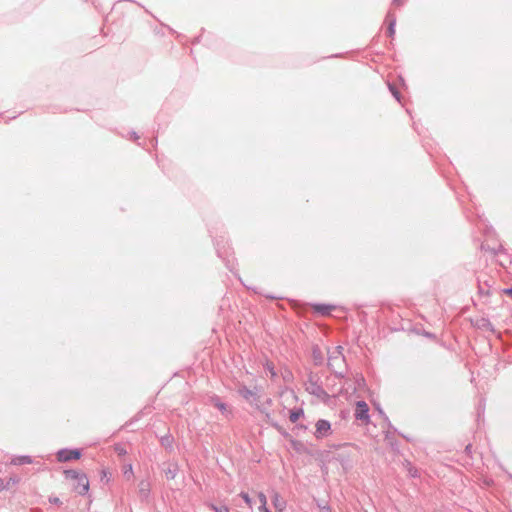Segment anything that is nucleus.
<instances>
[{"instance_id": "obj_4", "label": "nucleus", "mask_w": 512, "mask_h": 512, "mask_svg": "<svg viewBox=\"0 0 512 512\" xmlns=\"http://www.w3.org/2000/svg\"><path fill=\"white\" fill-rule=\"evenodd\" d=\"M315 427H316L315 436L317 438L326 437L327 435H329L330 430H331L330 423L323 419L317 421Z\"/></svg>"}, {"instance_id": "obj_12", "label": "nucleus", "mask_w": 512, "mask_h": 512, "mask_svg": "<svg viewBox=\"0 0 512 512\" xmlns=\"http://www.w3.org/2000/svg\"><path fill=\"white\" fill-rule=\"evenodd\" d=\"M303 414L302 410L298 411H291L289 415V419L292 423L297 422V420L300 418V416Z\"/></svg>"}, {"instance_id": "obj_2", "label": "nucleus", "mask_w": 512, "mask_h": 512, "mask_svg": "<svg viewBox=\"0 0 512 512\" xmlns=\"http://www.w3.org/2000/svg\"><path fill=\"white\" fill-rule=\"evenodd\" d=\"M73 488L77 493L81 495L87 493L89 490V481L86 475L81 474L77 479H75Z\"/></svg>"}, {"instance_id": "obj_19", "label": "nucleus", "mask_w": 512, "mask_h": 512, "mask_svg": "<svg viewBox=\"0 0 512 512\" xmlns=\"http://www.w3.org/2000/svg\"><path fill=\"white\" fill-rule=\"evenodd\" d=\"M252 393L250 391H247L246 394L244 395L245 397H248L249 395H251Z\"/></svg>"}, {"instance_id": "obj_6", "label": "nucleus", "mask_w": 512, "mask_h": 512, "mask_svg": "<svg viewBox=\"0 0 512 512\" xmlns=\"http://www.w3.org/2000/svg\"><path fill=\"white\" fill-rule=\"evenodd\" d=\"M272 503L277 512H283L286 508V501L278 492H274L272 495Z\"/></svg>"}, {"instance_id": "obj_16", "label": "nucleus", "mask_w": 512, "mask_h": 512, "mask_svg": "<svg viewBox=\"0 0 512 512\" xmlns=\"http://www.w3.org/2000/svg\"><path fill=\"white\" fill-rule=\"evenodd\" d=\"M394 32H395L394 27L391 24L390 27H389V34H390V36H392L394 34Z\"/></svg>"}, {"instance_id": "obj_21", "label": "nucleus", "mask_w": 512, "mask_h": 512, "mask_svg": "<svg viewBox=\"0 0 512 512\" xmlns=\"http://www.w3.org/2000/svg\"><path fill=\"white\" fill-rule=\"evenodd\" d=\"M332 360H333V358H330V360H329L330 366H333Z\"/></svg>"}, {"instance_id": "obj_3", "label": "nucleus", "mask_w": 512, "mask_h": 512, "mask_svg": "<svg viewBox=\"0 0 512 512\" xmlns=\"http://www.w3.org/2000/svg\"><path fill=\"white\" fill-rule=\"evenodd\" d=\"M80 456H81V452L78 449H74V450L64 449V450H60L57 453V458L60 462H66V461H70L72 459H79Z\"/></svg>"}, {"instance_id": "obj_10", "label": "nucleus", "mask_w": 512, "mask_h": 512, "mask_svg": "<svg viewBox=\"0 0 512 512\" xmlns=\"http://www.w3.org/2000/svg\"><path fill=\"white\" fill-rule=\"evenodd\" d=\"M11 463L14 465L30 464L31 459L28 456H22V457L12 459Z\"/></svg>"}, {"instance_id": "obj_8", "label": "nucleus", "mask_w": 512, "mask_h": 512, "mask_svg": "<svg viewBox=\"0 0 512 512\" xmlns=\"http://www.w3.org/2000/svg\"><path fill=\"white\" fill-rule=\"evenodd\" d=\"M207 506L214 512H230V508L225 504L208 503Z\"/></svg>"}, {"instance_id": "obj_9", "label": "nucleus", "mask_w": 512, "mask_h": 512, "mask_svg": "<svg viewBox=\"0 0 512 512\" xmlns=\"http://www.w3.org/2000/svg\"><path fill=\"white\" fill-rule=\"evenodd\" d=\"M123 475L127 480H131L134 477L132 464H127L123 467Z\"/></svg>"}, {"instance_id": "obj_17", "label": "nucleus", "mask_w": 512, "mask_h": 512, "mask_svg": "<svg viewBox=\"0 0 512 512\" xmlns=\"http://www.w3.org/2000/svg\"><path fill=\"white\" fill-rule=\"evenodd\" d=\"M5 489L4 481L0 478V491Z\"/></svg>"}, {"instance_id": "obj_15", "label": "nucleus", "mask_w": 512, "mask_h": 512, "mask_svg": "<svg viewBox=\"0 0 512 512\" xmlns=\"http://www.w3.org/2000/svg\"><path fill=\"white\" fill-rule=\"evenodd\" d=\"M503 293L512 297V288H508V289H504L503 290Z\"/></svg>"}, {"instance_id": "obj_5", "label": "nucleus", "mask_w": 512, "mask_h": 512, "mask_svg": "<svg viewBox=\"0 0 512 512\" xmlns=\"http://www.w3.org/2000/svg\"><path fill=\"white\" fill-rule=\"evenodd\" d=\"M255 505H257L259 512H271L267 506L266 495L263 492L257 493Z\"/></svg>"}, {"instance_id": "obj_13", "label": "nucleus", "mask_w": 512, "mask_h": 512, "mask_svg": "<svg viewBox=\"0 0 512 512\" xmlns=\"http://www.w3.org/2000/svg\"><path fill=\"white\" fill-rule=\"evenodd\" d=\"M114 450L118 456H125L127 454L126 449L122 445H115Z\"/></svg>"}, {"instance_id": "obj_11", "label": "nucleus", "mask_w": 512, "mask_h": 512, "mask_svg": "<svg viewBox=\"0 0 512 512\" xmlns=\"http://www.w3.org/2000/svg\"><path fill=\"white\" fill-rule=\"evenodd\" d=\"M240 496H241V498L245 501V503H246L250 508H252V507L255 505V501H256V499H255V500H253V499L249 496V494L242 492V493L240 494Z\"/></svg>"}, {"instance_id": "obj_14", "label": "nucleus", "mask_w": 512, "mask_h": 512, "mask_svg": "<svg viewBox=\"0 0 512 512\" xmlns=\"http://www.w3.org/2000/svg\"><path fill=\"white\" fill-rule=\"evenodd\" d=\"M66 474V477L71 479V480H75L77 479L81 474H79L78 472L74 471V470H70V471H66L65 472Z\"/></svg>"}, {"instance_id": "obj_1", "label": "nucleus", "mask_w": 512, "mask_h": 512, "mask_svg": "<svg viewBox=\"0 0 512 512\" xmlns=\"http://www.w3.org/2000/svg\"><path fill=\"white\" fill-rule=\"evenodd\" d=\"M369 407L366 402L358 401L355 408V418L361 420L365 425L370 422L369 418Z\"/></svg>"}, {"instance_id": "obj_18", "label": "nucleus", "mask_w": 512, "mask_h": 512, "mask_svg": "<svg viewBox=\"0 0 512 512\" xmlns=\"http://www.w3.org/2000/svg\"><path fill=\"white\" fill-rule=\"evenodd\" d=\"M220 410H225V405L223 403H219L216 405Z\"/></svg>"}, {"instance_id": "obj_7", "label": "nucleus", "mask_w": 512, "mask_h": 512, "mask_svg": "<svg viewBox=\"0 0 512 512\" xmlns=\"http://www.w3.org/2000/svg\"><path fill=\"white\" fill-rule=\"evenodd\" d=\"M312 308L314 309V311L321 313L323 315L329 314L330 311L332 310L331 306H327V305H323V304H314V305H312Z\"/></svg>"}, {"instance_id": "obj_20", "label": "nucleus", "mask_w": 512, "mask_h": 512, "mask_svg": "<svg viewBox=\"0 0 512 512\" xmlns=\"http://www.w3.org/2000/svg\"><path fill=\"white\" fill-rule=\"evenodd\" d=\"M322 512H330L328 508H323Z\"/></svg>"}]
</instances>
